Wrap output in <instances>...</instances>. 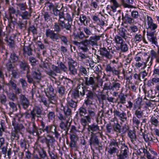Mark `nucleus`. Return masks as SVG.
I'll list each match as a JSON object with an SVG mask.
<instances>
[{
    "label": "nucleus",
    "mask_w": 159,
    "mask_h": 159,
    "mask_svg": "<svg viewBox=\"0 0 159 159\" xmlns=\"http://www.w3.org/2000/svg\"><path fill=\"white\" fill-rule=\"evenodd\" d=\"M102 37V35H94L91 36L89 39H85L87 41L86 44H89L90 45L93 46L98 45V42L100 39Z\"/></svg>",
    "instance_id": "nucleus-13"
},
{
    "label": "nucleus",
    "mask_w": 159,
    "mask_h": 159,
    "mask_svg": "<svg viewBox=\"0 0 159 159\" xmlns=\"http://www.w3.org/2000/svg\"><path fill=\"white\" fill-rule=\"evenodd\" d=\"M33 157L35 159H47L48 158L46 152L43 149L39 151L38 154L34 153Z\"/></svg>",
    "instance_id": "nucleus-19"
},
{
    "label": "nucleus",
    "mask_w": 159,
    "mask_h": 159,
    "mask_svg": "<svg viewBox=\"0 0 159 159\" xmlns=\"http://www.w3.org/2000/svg\"><path fill=\"white\" fill-rule=\"evenodd\" d=\"M111 86L112 90L117 91L120 88L121 84L117 81L116 80L112 82Z\"/></svg>",
    "instance_id": "nucleus-48"
},
{
    "label": "nucleus",
    "mask_w": 159,
    "mask_h": 159,
    "mask_svg": "<svg viewBox=\"0 0 159 159\" xmlns=\"http://www.w3.org/2000/svg\"><path fill=\"white\" fill-rule=\"evenodd\" d=\"M119 34L125 40H126L128 38H131V35L127 33V31L124 28H121L119 31Z\"/></svg>",
    "instance_id": "nucleus-30"
},
{
    "label": "nucleus",
    "mask_w": 159,
    "mask_h": 159,
    "mask_svg": "<svg viewBox=\"0 0 159 159\" xmlns=\"http://www.w3.org/2000/svg\"><path fill=\"white\" fill-rule=\"evenodd\" d=\"M19 143L20 147L22 148L24 151L27 149L26 148L27 142L25 139H21L19 141Z\"/></svg>",
    "instance_id": "nucleus-60"
},
{
    "label": "nucleus",
    "mask_w": 159,
    "mask_h": 159,
    "mask_svg": "<svg viewBox=\"0 0 159 159\" xmlns=\"http://www.w3.org/2000/svg\"><path fill=\"white\" fill-rule=\"evenodd\" d=\"M129 148L127 146H121L120 152L119 155H117V159H125L128 156Z\"/></svg>",
    "instance_id": "nucleus-12"
},
{
    "label": "nucleus",
    "mask_w": 159,
    "mask_h": 159,
    "mask_svg": "<svg viewBox=\"0 0 159 159\" xmlns=\"http://www.w3.org/2000/svg\"><path fill=\"white\" fill-rule=\"evenodd\" d=\"M8 13L9 16V18L11 21L12 23L16 22L15 21H13V20H15L13 14H17L16 11V9L12 6L10 5L8 8Z\"/></svg>",
    "instance_id": "nucleus-27"
},
{
    "label": "nucleus",
    "mask_w": 159,
    "mask_h": 159,
    "mask_svg": "<svg viewBox=\"0 0 159 159\" xmlns=\"http://www.w3.org/2000/svg\"><path fill=\"white\" fill-rule=\"evenodd\" d=\"M33 70L32 72V75L33 78L36 80L37 82H39L41 80V74L40 70L38 68H36L34 69L33 68Z\"/></svg>",
    "instance_id": "nucleus-22"
},
{
    "label": "nucleus",
    "mask_w": 159,
    "mask_h": 159,
    "mask_svg": "<svg viewBox=\"0 0 159 159\" xmlns=\"http://www.w3.org/2000/svg\"><path fill=\"white\" fill-rule=\"evenodd\" d=\"M99 51L100 55L102 56L105 57L106 58L109 59H110L112 58V55L105 48L103 47L100 48Z\"/></svg>",
    "instance_id": "nucleus-26"
},
{
    "label": "nucleus",
    "mask_w": 159,
    "mask_h": 159,
    "mask_svg": "<svg viewBox=\"0 0 159 159\" xmlns=\"http://www.w3.org/2000/svg\"><path fill=\"white\" fill-rule=\"evenodd\" d=\"M55 32L56 31L54 30H53L48 29L46 31V35L47 37L49 38L53 41H57L60 39L61 41L65 45H67L68 40L67 37L65 35L55 33Z\"/></svg>",
    "instance_id": "nucleus-2"
},
{
    "label": "nucleus",
    "mask_w": 159,
    "mask_h": 159,
    "mask_svg": "<svg viewBox=\"0 0 159 159\" xmlns=\"http://www.w3.org/2000/svg\"><path fill=\"white\" fill-rule=\"evenodd\" d=\"M113 113L114 116L118 117L119 119L122 121H124L126 120V114L124 112H121L119 111L115 110L114 111Z\"/></svg>",
    "instance_id": "nucleus-24"
},
{
    "label": "nucleus",
    "mask_w": 159,
    "mask_h": 159,
    "mask_svg": "<svg viewBox=\"0 0 159 159\" xmlns=\"http://www.w3.org/2000/svg\"><path fill=\"white\" fill-rule=\"evenodd\" d=\"M31 12H29L26 11H20L19 10H17V14H16V16L18 15L19 16H21L23 20H26L29 19L31 16Z\"/></svg>",
    "instance_id": "nucleus-23"
},
{
    "label": "nucleus",
    "mask_w": 159,
    "mask_h": 159,
    "mask_svg": "<svg viewBox=\"0 0 159 159\" xmlns=\"http://www.w3.org/2000/svg\"><path fill=\"white\" fill-rule=\"evenodd\" d=\"M48 119L50 122L51 120H54L55 117L54 111H49L47 114Z\"/></svg>",
    "instance_id": "nucleus-58"
},
{
    "label": "nucleus",
    "mask_w": 159,
    "mask_h": 159,
    "mask_svg": "<svg viewBox=\"0 0 159 159\" xmlns=\"http://www.w3.org/2000/svg\"><path fill=\"white\" fill-rule=\"evenodd\" d=\"M55 141V139L53 137H50L49 139L45 138V142L47 145L48 150H50V146L53 147V143Z\"/></svg>",
    "instance_id": "nucleus-39"
},
{
    "label": "nucleus",
    "mask_w": 159,
    "mask_h": 159,
    "mask_svg": "<svg viewBox=\"0 0 159 159\" xmlns=\"http://www.w3.org/2000/svg\"><path fill=\"white\" fill-rule=\"evenodd\" d=\"M19 98L21 105L24 109H27L29 106L30 103L28 99L25 95L22 94L20 95Z\"/></svg>",
    "instance_id": "nucleus-15"
},
{
    "label": "nucleus",
    "mask_w": 159,
    "mask_h": 159,
    "mask_svg": "<svg viewBox=\"0 0 159 159\" xmlns=\"http://www.w3.org/2000/svg\"><path fill=\"white\" fill-rule=\"evenodd\" d=\"M6 127L5 125V123L4 120H0V136L2 135V133L5 131Z\"/></svg>",
    "instance_id": "nucleus-49"
},
{
    "label": "nucleus",
    "mask_w": 159,
    "mask_h": 159,
    "mask_svg": "<svg viewBox=\"0 0 159 159\" xmlns=\"http://www.w3.org/2000/svg\"><path fill=\"white\" fill-rule=\"evenodd\" d=\"M140 118H139L135 116H133V117L132 120L133 125L135 127L138 128L139 125L140 124V121L139 120Z\"/></svg>",
    "instance_id": "nucleus-51"
},
{
    "label": "nucleus",
    "mask_w": 159,
    "mask_h": 159,
    "mask_svg": "<svg viewBox=\"0 0 159 159\" xmlns=\"http://www.w3.org/2000/svg\"><path fill=\"white\" fill-rule=\"evenodd\" d=\"M78 100L75 101L72 99H70L67 101L66 106H68V107H70L71 109H74L75 110L77 105Z\"/></svg>",
    "instance_id": "nucleus-36"
},
{
    "label": "nucleus",
    "mask_w": 159,
    "mask_h": 159,
    "mask_svg": "<svg viewBox=\"0 0 159 159\" xmlns=\"http://www.w3.org/2000/svg\"><path fill=\"white\" fill-rule=\"evenodd\" d=\"M13 125L14 129V131H16L17 132H20V131L24 128L23 125L21 124H17L13 123Z\"/></svg>",
    "instance_id": "nucleus-54"
},
{
    "label": "nucleus",
    "mask_w": 159,
    "mask_h": 159,
    "mask_svg": "<svg viewBox=\"0 0 159 159\" xmlns=\"http://www.w3.org/2000/svg\"><path fill=\"white\" fill-rule=\"evenodd\" d=\"M95 79V77L93 75H91L89 76L88 75H85L83 79V83L82 84L83 85L84 84L86 86L91 87L93 91H94L98 87Z\"/></svg>",
    "instance_id": "nucleus-5"
},
{
    "label": "nucleus",
    "mask_w": 159,
    "mask_h": 159,
    "mask_svg": "<svg viewBox=\"0 0 159 159\" xmlns=\"http://www.w3.org/2000/svg\"><path fill=\"white\" fill-rule=\"evenodd\" d=\"M43 15L45 21L48 22L52 20L51 15L47 11L44 12L43 13Z\"/></svg>",
    "instance_id": "nucleus-61"
},
{
    "label": "nucleus",
    "mask_w": 159,
    "mask_h": 159,
    "mask_svg": "<svg viewBox=\"0 0 159 159\" xmlns=\"http://www.w3.org/2000/svg\"><path fill=\"white\" fill-rule=\"evenodd\" d=\"M27 24V21L26 20L24 21L22 20L19 21L17 23L18 27L20 30H22L25 28Z\"/></svg>",
    "instance_id": "nucleus-53"
},
{
    "label": "nucleus",
    "mask_w": 159,
    "mask_h": 159,
    "mask_svg": "<svg viewBox=\"0 0 159 159\" xmlns=\"http://www.w3.org/2000/svg\"><path fill=\"white\" fill-rule=\"evenodd\" d=\"M133 110L135 111L134 114L136 116L135 117L139 118H142L143 115V111L141 110V106L140 105L134 104Z\"/></svg>",
    "instance_id": "nucleus-16"
},
{
    "label": "nucleus",
    "mask_w": 159,
    "mask_h": 159,
    "mask_svg": "<svg viewBox=\"0 0 159 159\" xmlns=\"http://www.w3.org/2000/svg\"><path fill=\"white\" fill-rule=\"evenodd\" d=\"M87 41L85 40L81 42V43L83 46L80 47V49L82 50L84 52H86L89 51V49L88 48V46L90 45L89 44H86Z\"/></svg>",
    "instance_id": "nucleus-47"
},
{
    "label": "nucleus",
    "mask_w": 159,
    "mask_h": 159,
    "mask_svg": "<svg viewBox=\"0 0 159 159\" xmlns=\"http://www.w3.org/2000/svg\"><path fill=\"white\" fill-rule=\"evenodd\" d=\"M159 57V51L156 52L154 50H152L150 52V55L147 58V61H149V59L151 58V60L150 63H151L150 65H152V61L154 58H156L157 57Z\"/></svg>",
    "instance_id": "nucleus-31"
},
{
    "label": "nucleus",
    "mask_w": 159,
    "mask_h": 159,
    "mask_svg": "<svg viewBox=\"0 0 159 159\" xmlns=\"http://www.w3.org/2000/svg\"><path fill=\"white\" fill-rule=\"evenodd\" d=\"M89 144L91 147H94L96 149L97 148V146L101 147L99 146L100 144V141L98 137L95 135L91 134V136L89 141Z\"/></svg>",
    "instance_id": "nucleus-14"
},
{
    "label": "nucleus",
    "mask_w": 159,
    "mask_h": 159,
    "mask_svg": "<svg viewBox=\"0 0 159 159\" xmlns=\"http://www.w3.org/2000/svg\"><path fill=\"white\" fill-rule=\"evenodd\" d=\"M47 6L49 8V10L52 11L55 10L57 8H58V6L57 4H53L52 2H47Z\"/></svg>",
    "instance_id": "nucleus-50"
},
{
    "label": "nucleus",
    "mask_w": 159,
    "mask_h": 159,
    "mask_svg": "<svg viewBox=\"0 0 159 159\" xmlns=\"http://www.w3.org/2000/svg\"><path fill=\"white\" fill-rule=\"evenodd\" d=\"M74 38L75 39H83L84 38H87L88 36H85L84 33L80 30L77 32V33H74Z\"/></svg>",
    "instance_id": "nucleus-37"
},
{
    "label": "nucleus",
    "mask_w": 159,
    "mask_h": 159,
    "mask_svg": "<svg viewBox=\"0 0 159 159\" xmlns=\"http://www.w3.org/2000/svg\"><path fill=\"white\" fill-rule=\"evenodd\" d=\"M87 129L89 133H91V134L98 132L100 130L99 126L95 123L88 125Z\"/></svg>",
    "instance_id": "nucleus-18"
},
{
    "label": "nucleus",
    "mask_w": 159,
    "mask_h": 159,
    "mask_svg": "<svg viewBox=\"0 0 159 159\" xmlns=\"http://www.w3.org/2000/svg\"><path fill=\"white\" fill-rule=\"evenodd\" d=\"M87 111L88 112L87 116H89L91 119H93L95 117L96 110L94 107L89 106L88 107Z\"/></svg>",
    "instance_id": "nucleus-29"
},
{
    "label": "nucleus",
    "mask_w": 159,
    "mask_h": 159,
    "mask_svg": "<svg viewBox=\"0 0 159 159\" xmlns=\"http://www.w3.org/2000/svg\"><path fill=\"white\" fill-rule=\"evenodd\" d=\"M159 116H152L150 118V121L152 125H154V127L157 126L159 124Z\"/></svg>",
    "instance_id": "nucleus-33"
},
{
    "label": "nucleus",
    "mask_w": 159,
    "mask_h": 159,
    "mask_svg": "<svg viewBox=\"0 0 159 159\" xmlns=\"http://www.w3.org/2000/svg\"><path fill=\"white\" fill-rule=\"evenodd\" d=\"M48 98L49 104H55L57 103L56 97L54 94H48L46 95Z\"/></svg>",
    "instance_id": "nucleus-35"
},
{
    "label": "nucleus",
    "mask_w": 159,
    "mask_h": 159,
    "mask_svg": "<svg viewBox=\"0 0 159 159\" xmlns=\"http://www.w3.org/2000/svg\"><path fill=\"white\" fill-rule=\"evenodd\" d=\"M79 20L81 23L83 24L85 26L88 25V22L87 18L83 14L80 15V16Z\"/></svg>",
    "instance_id": "nucleus-46"
},
{
    "label": "nucleus",
    "mask_w": 159,
    "mask_h": 159,
    "mask_svg": "<svg viewBox=\"0 0 159 159\" xmlns=\"http://www.w3.org/2000/svg\"><path fill=\"white\" fill-rule=\"evenodd\" d=\"M61 108H63L64 114L65 115L66 117L70 120L72 116L71 109L68 107V106L66 105L64 106L61 104Z\"/></svg>",
    "instance_id": "nucleus-28"
},
{
    "label": "nucleus",
    "mask_w": 159,
    "mask_h": 159,
    "mask_svg": "<svg viewBox=\"0 0 159 159\" xmlns=\"http://www.w3.org/2000/svg\"><path fill=\"white\" fill-rule=\"evenodd\" d=\"M73 18L69 13H66V17L64 13V18L61 20L60 23V27L61 29H65L67 33H71L72 31V25Z\"/></svg>",
    "instance_id": "nucleus-1"
},
{
    "label": "nucleus",
    "mask_w": 159,
    "mask_h": 159,
    "mask_svg": "<svg viewBox=\"0 0 159 159\" xmlns=\"http://www.w3.org/2000/svg\"><path fill=\"white\" fill-rule=\"evenodd\" d=\"M112 128L114 131L120 133L121 132V126L117 123H114L112 125Z\"/></svg>",
    "instance_id": "nucleus-45"
},
{
    "label": "nucleus",
    "mask_w": 159,
    "mask_h": 159,
    "mask_svg": "<svg viewBox=\"0 0 159 159\" xmlns=\"http://www.w3.org/2000/svg\"><path fill=\"white\" fill-rule=\"evenodd\" d=\"M123 20L126 23L129 24H133L134 23V19L129 16L128 14H126L125 16L123 15L122 16Z\"/></svg>",
    "instance_id": "nucleus-44"
},
{
    "label": "nucleus",
    "mask_w": 159,
    "mask_h": 159,
    "mask_svg": "<svg viewBox=\"0 0 159 159\" xmlns=\"http://www.w3.org/2000/svg\"><path fill=\"white\" fill-rule=\"evenodd\" d=\"M43 109L42 107H40L38 106H35L32 110L30 111V113L28 112H25V117L26 118H29L30 117L31 120L34 121L37 118V120H39V118H41V115H43Z\"/></svg>",
    "instance_id": "nucleus-4"
},
{
    "label": "nucleus",
    "mask_w": 159,
    "mask_h": 159,
    "mask_svg": "<svg viewBox=\"0 0 159 159\" xmlns=\"http://www.w3.org/2000/svg\"><path fill=\"white\" fill-rule=\"evenodd\" d=\"M79 86L78 87V88H79V90H74L72 92V97L75 99H80V96L79 95V92L80 93V90L81 88H79Z\"/></svg>",
    "instance_id": "nucleus-43"
},
{
    "label": "nucleus",
    "mask_w": 159,
    "mask_h": 159,
    "mask_svg": "<svg viewBox=\"0 0 159 159\" xmlns=\"http://www.w3.org/2000/svg\"><path fill=\"white\" fill-rule=\"evenodd\" d=\"M119 67H116L115 65L111 66L110 64H107L105 69L107 72H111L113 75L119 76L120 74V71L119 70Z\"/></svg>",
    "instance_id": "nucleus-9"
},
{
    "label": "nucleus",
    "mask_w": 159,
    "mask_h": 159,
    "mask_svg": "<svg viewBox=\"0 0 159 159\" xmlns=\"http://www.w3.org/2000/svg\"><path fill=\"white\" fill-rule=\"evenodd\" d=\"M151 31L150 32H147V35L148 36V39L149 41L152 43L154 44L157 46V42L156 38L154 36V33L155 31Z\"/></svg>",
    "instance_id": "nucleus-25"
},
{
    "label": "nucleus",
    "mask_w": 159,
    "mask_h": 159,
    "mask_svg": "<svg viewBox=\"0 0 159 159\" xmlns=\"http://www.w3.org/2000/svg\"><path fill=\"white\" fill-rule=\"evenodd\" d=\"M29 32H31L33 34H37V28L33 25H31L30 26L28 29Z\"/></svg>",
    "instance_id": "nucleus-64"
},
{
    "label": "nucleus",
    "mask_w": 159,
    "mask_h": 159,
    "mask_svg": "<svg viewBox=\"0 0 159 159\" xmlns=\"http://www.w3.org/2000/svg\"><path fill=\"white\" fill-rule=\"evenodd\" d=\"M24 53L27 54L29 56L32 55V49L31 48V46L29 45L28 46H24L23 47Z\"/></svg>",
    "instance_id": "nucleus-40"
},
{
    "label": "nucleus",
    "mask_w": 159,
    "mask_h": 159,
    "mask_svg": "<svg viewBox=\"0 0 159 159\" xmlns=\"http://www.w3.org/2000/svg\"><path fill=\"white\" fill-rule=\"evenodd\" d=\"M111 3V8L113 12L116 11L118 7L123 6L124 7H128L129 6L125 3V0H110Z\"/></svg>",
    "instance_id": "nucleus-7"
},
{
    "label": "nucleus",
    "mask_w": 159,
    "mask_h": 159,
    "mask_svg": "<svg viewBox=\"0 0 159 159\" xmlns=\"http://www.w3.org/2000/svg\"><path fill=\"white\" fill-rule=\"evenodd\" d=\"M57 116L59 120H61V121L70 120L69 118L66 117L65 115L64 114L63 115L61 111H57Z\"/></svg>",
    "instance_id": "nucleus-42"
},
{
    "label": "nucleus",
    "mask_w": 159,
    "mask_h": 159,
    "mask_svg": "<svg viewBox=\"0 0 159 159\" xmlns=\"http://www.w3.org/2000/svg\"><path fill=\"white\" fill-rule=\"evenodd\" d=\"M69 121L70 120H67L65 121H62L60 123V128L61 129L65 131L66 134L67 133L70 125V123Z\"/></svg>",
    "instance_id": "nucleus-21"
},
{
    "label": "nucleus",
    "mask_w": 159,
    "mask_h": 159,
    "mask_svg": "<svg viewBox=\"0 0 159 159\" xmlns=\"http://www.w3.org/2000/svg\"><path fill=\"white\" fill-rule=\"evenodd\" d=\"M54 89L52 86L49 85L48 86V88L46 89H44V92L46 95L48 94H54Z\"/></svg>",
    "instance_id": "nucleus-59"
},
{
    "label": "nucleus",
    "mask_w": 159,
    "mask_h": 159,
    "mask_svg": "<svg viewBox=\"0 0 159 159\" xmlns=\"http://www.w3.org/2000/svg\"><path fill=\"white\" fill-rule=\"evenodd\" d=\"M86 93V98L93 99L95 96L93 93L90 90H88L86 87H82L80 90V94L82 97H84Z\"/></svg>",
    "instance_id": "nucleus-10"
},
{
    "label": "nucleus",
    "mask_w": 159,
    "mask_h": 159,
    "mask_svg": "<svg viewBox=\"0 0 159 159\" xmlns=\"http://www.w3.org/2000/svg\"><path fill=\"white\" fill-rule=\"evenodd\" d=\"M19 56L14 51L11 53L10 55L9 61L13 63H16L19 62Z\"/></svg>",
    "instance_id": "nucleus-32"
},
{
    "label": "nucleus",
    "mask_w": 159,
    "mask_h": 159,
    "mask_svg": "<svg viewBox=\"0 0 159 159\" xmlns=\"http://www.w3.org/2000/svg\"><path fill=\"white\" fill-rule=\"evenodd\" d=\"M79 70V73L85 76V75H87L88 72H87V70L85 67L83 66H78Z\"/></svg>",
    "instance_id": "nucleus-55"
},
{
    "label": "nucleus",
    "mask_w": 159,
    "mask_h": 159,
    "mask_svg": "<svg viewBox=\"0 0 159 159\" xmlns=\"http://www.w3.org/2000/svg\"><path fill=\"white\" fill-rule=\"evenodd\" d=\"M7 101L6 95L3 93L0 94V102L1 104L5 105Z\"/></svg>",
    "instance_id": "nucleus-56"
},
{
    "label": "nucleus",
    "mask_w": 159,
    "mask_h": 159,
    "mask_svg": "<svg viewBox=\"0 0 159 159\" xmlns=\"http://www.w3.org/2000/svg\"><path fill=\"white\" fill-rule=\"evenodd\" d=\"M91 118L89 116H86L81 117L80 122L81 125L87 124L91 122Z\"/></svg>",
    "instance_id": "nucleus-38"
},
{
    "label": "nucleus",
    "mask_w": 159,
    "mask_h": 159,
    "mask_svg": "<svg viewBox=\"0 0 159 159\" xmlns=\"http://www.w3.org/2000/svg\"><path fill=\"white\" fill-rule=\"evenodd\" d=\"M16 4L18 6V7L21 11H25L26 8L25 3H16Z\"/></svg>",
    "instance_id": "nucleus-63"
},
{
    "label": "nucleus",
    "mask_w": 159,
    "mask_h": 159,
    "mask_svg": "<svg viewBox=\"0 0 159 159\" xmlns=\"http://www.w3.org/2000/svg\"><path fill=\"white\" fill-rule=\"evenodd\" d=\"M40 127L39 130L41 132H45L47 134L52 133L55 135V137L57 138L59 135V133L56 130V127L54 125H46L45 122L43 120H41Z\"/></svg>",
    "instance_id": "nucleus-3"
},
{
    "label": "nucleus",
    "mask_w": 159,
    "mask_h": 159,
    "mask_svg": "<svg viewBox=\"0 0 159 159\" xmlns=\"http://www.w3.org/2000/svg\"><path fill=\"white\" fill-rule=\"evenodd\" d=\"M19 65L20 69L22 71H26V73L30 72V66L28 62L25 60L19 61Z\"/></svg>",
    "instance_id": "nucleus-17"
},
{
    "label": "nucleus",
    "mask_w": 159,
    "mask_h": 159,
    "mask_svg": "<svg viewBox=\"0 0 159 159\" xmlns=\"http://www.w3.org/2000/svg\"><path fill=\"white\" fill-rule=\"evenodd\" d=\"M142 135L146 142L150 143L152 142L156 143L158 141L152 134L147 133L145 131L142 133Z\"/></svg>",
    "instance_id": "nucleus-11"
},
{
    "label": "nucleus",
    "mask_w": 159,
    "mask_h": 159,
    "mask_svg": "<svg viewBox=\"0 0 159 159\" xmlns=\"http://www.w3.org/2000/svg\"><path fill=\"white\" fill-rule=\"evenodd\" d=\"M87 110L86 109L83 107H81L79 109V111L77 112V114L79 115L81 117L84 116L87 113Z\"/></svg>",
    "instance_id": "nucleus-52"
},
{
    "label": "nucleus",
    "mask_w": 159,
    "mask_h": 159,
    "mask_svg": "<svg viewBox=\"0 0 159 159\" xmlns=\"http://www.w3.org/2000/svg\"><path fill=\"white\" fill-rule=\"evenodd\" d=\"M20 132H17L16 131H12L11 134V139L12 141L14 140H18L20 138V134H21Z\"/></svg>",
    "instance_id": "nucleus-41"
},
{
    "label": "nucleus",
    "mask_w": 159,
    "mask_h": 159,
    "mask_svg": "<svg viewBox=\"0 0 159 159\" xmlns=\"http://www.w3.org/2000/svg\"><path fill=\"white\" fill-rule=\"evenodd\" d=\"M128 135L132 143L135 144L136 142L137 138L135 131L133 130L129 131L128 132Z\"/></svg>",
    "instance_id": "nucleus-34"
},
{
    "label": "nucleus",
    "mask_w": 159,
    "mask_h": 159,
    "mask_svg": "<svg viewBox=\"0 0 159 159\" xmlns=\"http://www.w3.org/2000/svg\"><path fill=\"white\" fill-rule=\"evenodd\" d=\"M27 130L30 134L34 136H39L41 134V132L39 130V129L36 126L34 121L30 124Z\"/></svg>",
    "instance_id": "nucleus-8"
},
{
    "label": "nucleus",
    "mask_w": 159,
    "mask_h": 159,
    "mask_svg": "<svg viewBox=\"0 0 159 159\" xmlns=\"http://www.w3.org/2000/svg\"><path fill=\"white\" fill-rule=\"evenodd\" d=\"M147 20L148 28L152 31H155L157 27V25L153 23L152 19L148 16H147Z\"/></svg>",
    "instance_id": "nucleus-20"
},
{
    "label": "nucleus",
    "mask_w": 159,
    "mask_h": 159,
    "mask_svg": "<svg viewBox=\"0 0 159 159\" xmlns=\"http://www.w3.org/2000/svg\"><path fill=\"white\" fill-rule=\"evenodd\" d=\"M78 56L82 61L87 59L89 57L88 54L81 52L78 53Z\"/></svg>",
    "instance_id": "nucleus-62"
},
{
    "label": "nucleus",
    "mask_w": 159,
    "mask_h": 159,
    "mask_svg": "<svg viewBox=\"0 0 159 159\" xmlns=\"http://www.w3.org/2000/svg\"><path fill=\"white\" fill-rule=\"evenodd\" d=\"M6 92H7V95L10 100L14 101L18 99L17 97L14 93H8L7 91Z\"/></svg>",
    "instance_id": "nucleus-57"
},
{
    "label": "nucleus",
    "mask_w": 159,
    "mask_h": 159,
    "mask_svg": "<svg viewBox=\"0 0 159 159\" xmlns=\"http://www.w3.org/2000/svg\"><path fill=\"white\" fill-rule=\"evenodd\" d=\"M57 8L52 11V14L56 17H58L57 22L54 23L53 26V29L57 33H59L61 31V28L60 27V23L61 20L64 18V12L61 11Z\"/></svg>",
    "instance_id": "nucleus-6"
}]
</instances>
